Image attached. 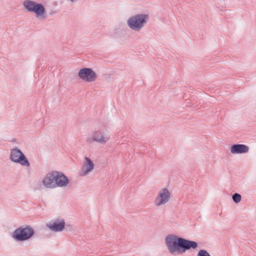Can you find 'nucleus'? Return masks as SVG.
Wrapping results in <instances>:
<instances>
[{
	"label": "nucleus",
	"instance_id": "6e6552de",
	"mask_svg": "<svg viewBox=\"0 0 256 256\" xmlns=\"http://www.w3.org/2000/svg\"><path fill=\"white\" fill-rule=\"evenodd\" d=\"M109 138L100 130L95 131L91 136L90 140L100 144H105L108 140Z\"/></svg>",
	"mask_w": 256,
	"mask_h": 256
},
{
	"label": "nucleus",
	"instance_id": "7ed1b4c3",
	"mask_svg": "<svg viewBox=\"0 0 256 256\" xmlns=\"http://www.w3.org/2000/svg\"><path fill=\"white\" fill-rule=\"evenodd\" d=\"M34 234V230L30 226L20 228L14 232L12 238L17 240L24 241L29 239Z\"/></svg>",
	"mask_w": 256,
	"mask_h": 256
},
{
	"label": "nucleus",
	"instance_id": "f8f14e48",
	"mask_svg": "<svg viewBox=\"0 0 256 256\" xmlns=\"http://www.w3.org/2000/svg\"><path fill=\"white\" fill-rule=\"evenodd\" d=\"M94 168L93 162L87 157H86L83 162V166L82 168V176H86Z\"/></svg>",
	"mask_w": 256,
	"mask_h": 256
},
{
	"label": "nucleus",
	"instance_id": "4468645a",
	"mask_svg": "<svg viewBox=\"0 0 256 256\" xmlns=\"http://www.w3.org/2000/svg\"><path fill=\"white\" fill-rule=\"evenodd\" d=\"M232 199L234 200V201L236 202V203H238L239 202L240 200H241V196L238 194H234L233 196H232Z\"/></svg>",
	"mask_w": 256,
	"mask_h": 256
},
{
	"label": "nucleus",
	"instance_id": "0eeeda50",
	"mask_svg": "<svg viewBox=\"0 0 256 256\" xmlns=\"http://www.w3.org/2000/svg\"><path fill=\"white\" fill-rule=\"evenodd\" d=\"M170 198V193L167 188L161 189L154 200L156 206H160L168 203Z\"/></svg>",
	"mask_w": 256,
	"mask_h": 256
},
{
	"label": "nucleus",
	"instance_id": "423d86ee",
	"mask_svg": "<svg viewBox=\"0 0 256 256\" xmlns=\"http://www.w3.org/2000/svg\"><path fill=\"white\" fill-rule=\"evenodd\" d=\"M78 77L83 81L87 82H94L97 78L96 72L91 68H81L78 72Z\"/></svg>",
	"mask_w": 256,
	"mask_h": 256
},
{
	"label": "nucleus",
	"instance_id": "ddd939ff",
	"mask_svg": "<svg viewBox=\"0 0 256 256\" xmlns=\"http://www.w3.org/2000/svg\"><path fill=\"white\" fill-rule=\"evenodd\" d=\"M248 150V146L242 144H234L230 148V152L232 154L246 153Z\"/></svg>",
	"mask_w": 256,
	"mask_h": 256
},
{
	"label": "nucleus",
	"instance_id": "9d476101",
	"mask_svg": "<svg viewBox=\"0 0 256 256\" xmlns=\"http://www.w3.org/2000/svg\"><path fill=\"white\" fill-rule=\"evenodd\" d=\"M64 226L65 222L62 219H58L46 224V226L54 232L62 231L64 228Z\"/></svg>",
	"mask_w": 256,
	"mask_h": 256
},
{
	"label": "nucleus",
	"instance_id": "9b49d317",
	"mask_svg": "<svg viewBox=\"0 0 256 256\" xmlns=\"http://www.w3.org/2000/svg\"><path fill=\"white\" fill-rule=\"evenodd\" d=\"M56 179V188L57 186H66L68 183V180L62 173L54 172Z\"/></svg>",
	"mask_w": 256,
	"mask_h": 256
},
{
	"label": "nucleus",
	"instance_id": "f257e3e1",
	"mask_svg": "<svg viewBox=\"0 0 256 256\" xmlns=\"http://www.w3.org/2000/svg\"><path fill=\"white\" fill-rule=\"evenodd\" d=\"M166 243L169 252L172 254L182 253L186 250L195 249L198 246L196 242L190 241L174 235H170L166 238Z\"/></svg>",
	"mask_w": 256,
	"mask_h": 256
},
{
	"label": "nucleus",
	"instance_id": "20e7f679",
	"mask_svg": "<svg viewBox=\"0 0 256 256\" xmlns=\"http://www.w3.org/2000/svg\"><path fill=\"white\" fill-rule=\"evenodd\" d=\"M23 5L28 11L34 12L37 17L43 16L45 12L44 6L34 1L26 0Z\"/></svg>",
	"mask_w": 256,
	"mask_h": 256
},
{
	"label": "nucleus",
	"instance_id": "39448f33",
	"mask_svg": "<svg viewBox=\"0 0 256 256\" xmlns=\"http://www.w3.org/2000/svg\"><path fill=\"white\" fill-rule=\"evenodd\" d=\"M11 160L16 163H18L22 166L28 167L30 163L20 150L18 148H14L12 150L10 155Z\"/></svg>",
	"mask_w": 256,
	"mask_h": 256
},
{
	"label": "nucleus",
	"instance_id": "2eb2a0df",
	"mask_svg": "<svg viewBox=\"0 0 256 256\" xmlns=\"http://www.w3.org/2000/svg\"><path fill=\"white\" fill-rule=\"evenodd\" d=\"M197 256H210L206 250H202L198 252L197 254Z\"/></svg>",
	"mask_w": 256,
	"mask_h": 256
},
{
	"label": "nucleus",
	"instance_id": "1a4fd4ad",
	"mask_svg": "<svg viewBox=\"0 0 256 256\" xmlns=\"http://www.w3.org/2000/svg\"><path fill=\"white\" fill-rule=\"evenodd\" d=\"M42 183L47 188H56V179L54 172H50L46 174L42 180Z\"/></svg>",
	"mask_w": 256,
	"mask_h": 256
},
{
	"label": "nucleus",
	"instance_id": "f03ea898",
	"mask_svg": "<svg viewBox=\"0 0 256 256\" xmlns=\"http://www.w3.org/2000/svg\"><path fill=\"white\" fill-rule=\"evenodd\" d=\"M146 14H138L130 17L128 21V26L134 30H138L141 29L148 19Z\"/></svg>",
	"mask_w": 256,
	"mask_h": 256
}]
</instances>
